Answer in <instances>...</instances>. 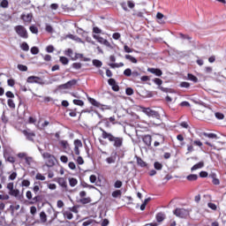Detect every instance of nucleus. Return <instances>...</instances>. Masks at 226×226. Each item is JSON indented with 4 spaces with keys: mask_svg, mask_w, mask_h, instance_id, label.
<instances>
[{
    "mask_svg": "<svg viewBox=\"0 0 226 226\" xmlns=\"http://www.w3.org/2000/svg\"><path fill=\"white\" fill-rule=\"evenodd\" d=\"M35 178L37 180H41V181H45L46 180V177H44L41 173H37L36 176H35Z\"/></svg>",
    "mask_w": 226,
    "mask_h": 226,
    "instance_id": "obj_48",
    "label": "nucleus"
},
{
    "mask_svg": "<svg viewBox=\"0 0 226 226\" xmlns=\"http://www.w3.org/2000/svg\"><path fill=\"white\" fill-rule=\"evenodd\" d=\"M74 153L76 155H79L80 154V152H79V147H82V142L80 139H75L74 141Z\"/></svg>",
    "mask_w": 226,
    "mask_h": 226,
    "instance_id": "obj_17",
    "label": "nucleus"
},
{
    "mask_svg": "<svg viewBox=\"0 0 226 226\" xmlns=\"http://www.w3.org/2000/svg\"><path fill=\"white\" fill-rule=\"evenodd\" d=\"M40 219H41V222L42 223L47 222V221H48L47 214H46L45 212H41V213H40Z\"/></svg>",
    "mask_w": 226,
    "mask_h": 226,
    "instance_id": "obj_28",
    "label": "nucleus"
},
{
    "mask_svg": "<svg viewBox=\"0 0 226 226\" xmlns=\"http://www.w3.org/2000/svg\"><path fill=\"white\" fill-rule=\"evenodd\" d=\"M87 101L90 102V104L92 106H94L97 109H100L101 110H109L110 109V106L102 104L100 102H98L94 98L87 97Z\"/></svg>",
    "mask_w": 226,
    "mask_h": 226,
    "instance_id": "obj_4",
    "label": "nucleus"
},
{
    "mask_svg": "<svg viewBox=\"0 0 226 226\" xmlns=\"http://www.w3.org/2000/svg\"><path fill=\"white\" fill-rule=\"evenodd\" d=\"M22 132L28 140L30 141L34 140V138L35 137V133L34 132H31L29 129H27V130H24Z\"/></svg>",
    "mask_w": 226,
    "mask_h": 226,
    "instance_id": "obj_16",
    "label": "nucleus"
},
{
    "mask_svg": "<svg viewBox=\"0 0 226 226\" xmlns=\"http://www.w3.org/2000/svg\"><path fill=\"white\" fill-rule=\"evenodd\" d=\"M100 131L102 132V139H108L109 143H112V146L118 149L121 148L124 145V138L121 136H114V134L110 132H107L102 128H100Z\"/></svg>",
    "mask_w": 226,
    "mask_h": 226,
    "instance_id": "obj_1",
    "label": "nucleus"
},
{
    "mask_svg": "<svg viewBox=\"0 0 226 226\" xmlns=\"http://www.w3.org/2000/svg\"><path fill=\"white\" fill-rule=\"evenodd\" d=\"M188 140L190 141V143L187 144V154L195 152V148L193 147V145L199 147H203V142L200 139L193 140L192 138H188Z\"/></svg>",
    "mask_w": 226,
    "mask_h": 226,
    "instance_id": "obj_3",
    "label": "nucleus"
},
{
    "mask_svg": "<svg viewBox=\"0 0 226 226\" xmlns=\"http://www.w3.org/2000/svg\"><path fill=\"white\" fill-rule=\"evenodd\" d=\"M154 168L156 170H162V168H163V165H162L161 162H155L154 163Z\"/></svg>",
    "mask_w": 226,
    "mask_h": 226,
    "instance_id": "obj_38",
    "label": "nucleus"
},
{
    "mask_svg": "<svg viewBox=\"0 0 226 226\" xmlns=\"http://www.w3.org/2000/svg\"><path fill=\"white\" fill-rule=\"evenodd\" d=\"M32 19H33V14H32V13L22 14V15H21V19H22L25 23H31V22H32Z\"/></svg>",
    "mask_w": 226,
    "mask_h": 226,
    "instance_id": "obj_19",
    "label": "nucleus"
},
{
    "mask_svg": "<svg viewBox=\"0 0 226 226\" xmlns=\"http://www.w3.org/2000/svg\"><path fill=\"white\" fill-rule=\"evenodd\" d=\"M69 183L72 187H75L78 185V180L74 177L69 178Z\"/></svg>",
    "mask_w": 226,
    "mask_h": 226,
    "instance_id": "obj_36",
    "label": "nucleus"
},
{
    "mask_svg": "<svg viewBox=\"0 0 226 226\" xmlns=\"http://www.w3.org/2000/svg\"><path fill=\"white\" fill-rule=\"evenodd\" d=\"M73 104L76 105V106L83 107L84 106V102L82 100L74 99L73 100Z\"/></svg>",
    "mask_w": 226,
    "mask_h": 226,
    "instance_id": "obj_39",
    "label": "nucleus"
},
{
    "mask_svg": "<svg viewBox=\"0 0 226 226\" xmlns=\"http://www.w3.org/2000/svg\"><path fill=\"white\" fill-rule=\"evenodd\" d=\"M17 176H18L17 172H12L9 176L8 179L11 180V181H14L17 178Z\"/></svg>",
    "mask_w": 226,
    "mask_h": 226,
    "instance_id": "obj_49",
    "label": "nucleus"
},
{
    "mask_svg": "<svg viewBox=\"0 0 226 226\" xmlns=\"http://www.w3.org/2000/svg\"><path fill=\"white\" fill-rule=\"evenodd\" d=\"M77 83H78L77 79H72L64 85H58V89L60 90L72 89L73 87L77 85Z\"/></svg>",
    "mask_w": 226,
    "mask_h": 226,
    "instance_id": "obj_9",
    "label": "nucleus"
},
{
    "mask_svg": "<svg viewBox=\"0 0 226 226\" xmlns=\"http://www.w3.org/2000/svg\"><path fill=\"white\" fill-rule=\"evenodd\" d=\"M65 114H68L72 117H77V114H78L77 109H67V110H65Z\"/></svg>",
    "mask_w": 226,
    "mask_h": 226,
    "instance_id": "obj_22",
    "label": "nucleus"
},
{
    "mask_svg": "<svg viewBox=\"0 0 226 226\" xmlns=\"http://www.w3.org/2000/svg\"><path fill=\"white\" fill-rule=\"evenodd\" d=\"M8 190V194L11 197L18 198L19 196L20 191L19 189H14V183H9L6 185Z\"/></svg>",
    "mask_w": 226,
    "mask_h": 226,
    "instance_id": "obj_6",
    "label": "nucleus"
},
{
    "mask_svg": "<svg viewBox=\"0 0 226 226\" xmlns=\"http://www.w3.org/2000/svg\"><path fill=\"white\" fill-rule=\"evenodd\" d=\"M72 55H73V50L72 49H67V50L65 51V56L69 57H72Z\"/></svg>",
    "mask_w": 226,
    "mask_h": 226,
    "instance_id": "obj_54",
    "label": "nucleus"
},
{
    "mask_svg": "<svg viewBox=\"0 0 226 226\" xmlns=\"http://www.w3.org/2000/svg\"><path fill=\"white\" fill-rule=\"evenodd\" d=\"M111 196L114 199L121 198L122 191L121 190H115L111 192Z\"/></svg>",
    "mask_w": 226,
    "mask_h": 226,
    "instance_id": "obj_24",
    "label": "nucleus"
},
{
    "mask_svg": "<svg viewBox=\"0 0 226 226\" xmlns=\"http://www.w3.org/2000/svg\"><path fill=\"white\" fill-rule=\"evenodd\" d=\"M124 74L126 76V77H132V72L130 68L126 69L124 72Z\"/></svg>",
    "mask_w": 226,
    "mask_h": 226,
    "instance_id": "obj_51",
    "label": "nucleus"
},
{
    "mask_svg": "<svg viewBox=\"0 0 226 226\" xmlns=\"http://www.w3.org/2000/svg\"><path fill=\"white\" fill-rule=\"evenodd\" d=\"M20 47H21V49H22L23 51L27 52V51L29 50V46H28V44H27V42H26V41L22 42V44H21Z\"/></svg>",
    "mask_w": 226,
    "mask_h": 226,
    "instance_id": "obj_41",
    "label": "nucleus"
},
{
    "mask_svg": "<svg viewBox=\"0 0 226 226\" xmlns=\"http://www.w3.org/2000/svg\"><path fill=\"white\" fill-rule=\"evenodd\" d=\"M179 36L183 40H188V41L192 40V37H190V35H185V34H179Z\"/></svg>",
    "mask_w": 226,
    "mask_h": 226,
    "instance_id": "obj_55",
    "label": "nucleus"
},
{
    "mask_svg": "<svg viewBox=\"0 0 226 226\" xmlns=\"http://www.w3.org/2000/svg\"><path fill=\"white\" fill-rule=\"evenodd\" d=\"M154 83L156 84L157 86H162V80L161 79L155 78L154 80Z\"/></svg>",
    "mask_w": 226,
    "mask_h": 226,
    "instance_id": "obj_56",
    "label": "nucleus"
},
{
    "mask_svg": "<svg viewBox=\"0 0 226 226\" xmlns=\"http://www.w3.org/2000/svg\"><path fill=\"white\" fill-rule=\"evenodd\" d=\"M93 64L95 67H102V62L101 60H98V59H94L93 60Z\"/></svg>",
    "mask_w": 226,
    "mask_h": 226,
    "instance_id": "obj_42",
    "label": "nucleus"
},
{
    "mask_svg": "<svg viewBox=\"0 0 226 226\" xmlns=\"http://www.w3.org/2000/svg\"><path fill=\"white\" fill-rule=\"evenodd\" d=\"M180 87H184V88H189V87H190V84L187 83V82H182V83L180 84Z\"/></svg>",
    "mask_w": 226,
    "mask_h": 226,
    "instance_id": "obj_63",
    "label": "nucleus"
},
{
    "mask_svg": "<svg viewBox=\"0 0 226 226\" xmlns=\"http://www.w3.org/2000/svg\"><path fill=\"white\" fill-rule=\"evenodd\" d=\"M14 31H16V34H19V37H21L23 39L28 38L27 31L23 26H14Z\"/></svg>",
    "mask_w": 226,
    "mask_h": 226,
    "instance_id": "obj_7",
    "label": "nucleus"
},
{
    "mask_svg": "<svg viewBox=\"0 0 226 226\" xmlns=\"http://www.w3.org/2000/svg\"><path fill=\"white\" fill-rule=\"evenodd\" d=\"M137 163L139 166L142 167V168H146L147 167V163L146 162H144V160H142L140 157H137Z\"/></svg>",
    "mask_w": 226,
    "mask_h": 226,
    "instance_id": "obj_26",
    "label": "nucleus"
},
{
    "mask_svg": "<svg viewBox=\"0 0 226 226\" xmlns=\"http://www.w3.org/2000/svg\"><path fill=\"white\" fill-rule=\"evenodd\" d=\"M187 79L191 80V81H192L194 83H198L199 82V79L197 77H195V75H192L191 73H188Z\"/></svg>",
    "mask_w": 226,
    "mask_h": 226,
    "instance_id": "obj_29",
    "label": "nucleus"
},
{
    "mask_svg": "<svg viewBox=\"0 0 226 226\" xmlns=\"http://www.w3.org/2000/svg\"><path fill=\"white\" fill-rule=\"evenodd\" d=\"M63 215L69 220H72L73 218V215L72 214V212L69 211L63 212Z\"/></svg>",
    "mask_w": 226,
    "mask_h": 226,
    "instance_id": "obj_37",
    "label": "nucleus"
},
{
    "mask_svg": "<svg viewBox=\"0 0 226 226\" xmlns=\"http://www.w3.org/2000/svg\"><path fill=\"white\" fill-rule=\"evenodd\" d=\"M38 53H39L38 47L34 46V47L31 48V54L32 55L35 56V55H38Z\"/></svg>",
    "mask_w": 226,
    "mask_h": 226,
    "instance_id": "obj_47",
    "label": "nucleus"
},
{
    "mask_svg": "<svg viewBox=\"0 0 226 226\" xmlns=\"http://www.w3.org/2000/svg\"><path fill=\"white\" fill-rule=\"evenodd\" d=\"M140 77V73L138 71H133L132 73V79L136 81L137 79Z\"/></svg>",
    "mask_w": 226,
    "mask_h": 226,
    "instance_id": "obj_31",
    "label": "nucleus"
},
{
    "mask_svg": "<svg viewBox=\"0 0 226 226\" xmlns=\"http://www.w3.org/2000/svg\"><path fill=\"white\" fill-rule=\"evenodd\" d=\"M125 59L128 61H131V63H133L134 64H136V63H138V60L131 55H125Z\"/></svg>",
    "mask_w": 226,
    "mask_h": 226,
    "instance_id": "obj_30",
    "label": "nucleus"
},
{
    "mask_svg": "<svg viewBox=\"0 0 226 226\" xmlns=\"http://www.w3.org/2000/svg\"><path fill=\"white\" fill-rule=\"evenodd\" d=\"M207 207L210 208L213 211L217 210V206L215 203H212V202L207 203Z\"/></svg>",
    "mask_w": 226,
    "mask_h": 226,
    "instance_id": "obj_45",
    "label": "nucleus"
},
{
    "mask_svg": "<svg viewBox=\"0 0 226 226\" xmlns=\"http://www.w3.org/2000/svg\"><path fill=\"white\" fill-rule=\"evenodd\" d=\"M133 93H134V91H133L132 88H126V94H127L128 96L132 95Z\"/></svg>",
    "mask_w": 226,
    "mask_h": 226,
    "instance_id": "obj_62",
    "label": "nucleus"
},
{
    "mask_svg": "<svg viewBox=\"0 0 226 226\" xmlns=\"http://www.w3.org/2000/svg\"><path fill=\"white\" fill-rule=\"evenodd\" d=\"M0 7L3 9H8L9 8V1L8 0H2L0 3Z\"/></svg>",
    "mask_w": 226,
    "mask_h": 226,
    "instance_id": "obj_33",
    "label": "nucleus"
},
{
    "mask_svg": "<svg viewBox=\"0 0 226 226\" xmlns=\"http://www.w3.org/2000/svg\"><path fill=\"white\" fill-rule=\"evenodd\" d=\"M147 72L154 74L157 77H161L162 75V71L161 69L147 68Z\"/></svg>",
    "mask_w": 226,
    "mask_h": 226,
    "instance_id": "obj_18",
    "label": "nucleus"
},
{
    "mask_svg": "<svg viewBox=\"0 0 226 226\" xmlns=\"http://www.w3.org/2000/svg\"><path fill=\"white\" fill-rule=\"evenodd\" d=\"M26 198L28 200H31L29 202L30 205H34L38 202H41V196L40 195H36L33 198V195H32V192L31 191H27L26 192Z\"/></svg>",
    "mask_w": 226,
    "mask_h": 226,
    "instance_id": "obj_8",
    "label": "nucleus"
},
{
    "mask_svg": "<svg viewBox=\"0 0 226 226\" xmlns=\"http://www.w3.org/2000/svg\"><path fill=\"white\" fill-rule=\"evenodd\" d=\"M201 135H203L204 137H207L208 139H218L217 134H215V133L203 132V133H201Z\"/></svg>",
    "mask_w": 226,
    "mask_h": 226,
    "instance_id": "obj_23",
    "label": "nucleus"
},
{
    "mask_svg": "<svg viewBox=\"0 0 226 226\" xmlns=\"http://www.w3.org/2000/svg\"><path fill=\"white\" fill-rule=\"evenodd\" d=\"M141 112L153 118L160 119L161 115L158 111L152 109L151 108L140 107Z\"/></svg>",
    "mask_w": 226,
    "mask_h": 226,
    "instance_id": "obj_5",
    "label": "nucleus"
},
{
    "mask_svg": "<svg viewBox=\"0 0 226 226\" xmlns=\"http://www.w3.org/2000/svg\"><path fill=\"white\" fill-rule=\"evenodd\" d=\"M105 162L111 165L112 163H116L117 162V153L114 154H111L110 156L107 157Z\"/></svg>",
    "mask_w": 226,
    "mask_h": 226,
    "instance_id": "obj_20",
    "label": "nucleus"
},
{
    "mask_svg": "<svg viewBox=\"0 0 226 226\" xmlns=\"http://www.w3.org/2000/svg\"><path fill=\"white\" fill-rule=\"evenodd\" d=\"M79 202L82 204V205H87V204H89L91 202V199L90 197H87V198H81L79 200Z\"/></svg>",
    "mask_w": 226,
    "mask_h": 226,
    "instance_id": "obj_32",
    "label": "nucleus"
},
{
    "mask_svg": "<svg viewBox=\"0 0 226 226\" xmlns=\"http://www.w3.org/2000/svg\"><path fill=\"white\" fill-rule=\"evenodd\" d=\"M93 38L96 40L100 44H102L106 47H109L110 45L109 41L107 39H103V37H101V35H93Z\"/></svg>",
    "mask_w": 226,
    "mask_h": 226,
    "instance_id": "obj_11",
    "label": "nucleus"
},
{
    "mask_svg": "<svg viewBox=\"0 0 226 226\" xmlns=\"http://www.w3.org/2000/svg\"><path fill=\"white\" fill-rule=\"evenodd\" d=\"M60 146L62 147L63 149H67L69 147L68 141L64 139L61 140Z\"/></svg>",
    "mask_w": 226,
    "mask_h": 226,
    "instance_id": "obj_40",
    "label": "nucleus"
},
{
    "mask_svg": "<svg viewBox=\"0 0 226 226\" xmlns=\"http://www.w3.org/2000/svg\"><path fill=\"white\" fill-rule=\"evenodd\" d=\"M30 185V182L28 180L22 181V186L28 187Z\"/></svg>",
    "mask_w": 226,
    "mask_h": 226,
    "instance_id": "obj_64",
    "label": "nucleus"
},
{
    "mask_svg": "<svg viewBox=\"0 0 226 226\" xmlns=\"http://www.w3.org/2000/svg\"><path fill=\"white\" fill-rule=\"evenodd\" d=\"M108 84H109V86L111 87V89L114 92H118L119 91V86L117 84V82H116V80L114 79H109L108 80Z\"/></svg>",
    "mask_w": 226,
    "mask_h": 226,
    "instance_id": "obj_14",
    "label": "nucleus"
},
{
    "mask_svg": "<svg viewBox=\"0 0 226 226\" xmlns=\"http://www.w3.org/2000/svg\"><path fill=\"white\" fill-rule=\"evenodd\" d=\"M174 215L180 218H186L189 215V211L185 208H177L174 210Z\"/></svg>",
    "mask_w": 226,
    "mask_h": 226,
    "instance_id": "obj_10",
    "label": "nucleus"
},
{
    "mask_svg": "<svg viewBox=\"0 0 226 226\" xmlns=\"http://www.w3.org/2000/svg\"><path fill=\"white\" fill-rule=\"evenodd\" d=\"M77 163H78V165H83L84 160H83L82 156H79L77 158Z\"/></svg>",
    "mask_w": 226,
    "mask_h": 226,
    "instance_id": "obj_61",
    "label": "nucleus"
},
{
    "mask_svg": "<svg viewBox=\"0 0 226 226\" xmlns=\"http://www.w3.org/2000/svg\"><path fill=\"white\" fill-rule=\"evenodd\" d=\"M7 105L11 109H14L16 108V105H15L14 101L12 99H8L7 100Z\"/></svg>",
    "mask_w": 226,
    "mask_h": 226,
    "instance_id": "obj_35",
    "label": "nucleus"
},
{
    "mask_svg": "<svg viewBox=\"0 0 226 226\" xmlns=\"http://www.w3.org/2000/svg\"><path fill=\"white\" fill-rule=\"evenodd\" d=\"M83 57H84L83 54L76 53V54H75V56H73V57L72 58V61H77V60H79V59H83Z\"/></svg>",
    "mask_w": 226,
    "mask_h": 226,
    "instance_id": "obj_43",
    "label": "nucleus"
},
{
    "mask_svg": "<svg viewBox=\"0 0 226 226\" xmlns=\"http://www.w3.org/2000/svg\"><path fill=\"white\" fill-rule=\"evenodd\" d=\"M27 83L30 84H42L43 83V79H41V78L36 77V76H30L27 79Z\"/></svg>",
    "mask_w": 226,
    "mask_h": 226,
    "instance_id": "obj_12",
    "label": "nucleus"
},
{
    "mask_svg": "<svg viewBox=\"0 0 226 226\" xmlns=\"http://www.w3.org/2000/svg\"><path fill=\"white\" fill-rule=\"evenodd\" d=\"M177 139L178 141L182 142L181 143L182 147H184L185 145V143L184 142L185 138H184L183 134H177Z\"/></svg>",
    "mask_w": 226,
    "mask_h": 226,
    "instance_id": "obj_44",
    "label": "nucleus"
},
{
    "mask_svg": "<svg viewBox=\"0 0 226 226\" xmlns=\"http://www.w3.org/2000/svg\"><path fill=\"white\" fill-rule=\"evenodd\" d=\"M56 183L59 185V186H61L64 190H65V192L68 191V185L66 180L64 177L57 178Z\"/></svg>",
    "mask_w": 226,
    "mask_h": 226,
    "instance_id": "obj_15",
    "label": "nucleus"
},
{
    "mask_svg": "<svg viewBox=\"0 0 226 226\" xmlns=\"http://www.w3.org/2000/svg\"><path fill=\"white\" fill-rule=\"evenodd\" d=\"M6 162H9V163H15L16 160L14 156H8L5 158Z\"/></svg>",
    "mask_w": 226,
    "mask_h": 226,
    "instance_id": "obj_50",
    "label": "nucleus"
},
{
    "mask_svg": "<svg viewBox=\"0 0 226 226\" xmlns=\"http://www.w3.org/2000/svg\"><path fill=\"white\" fill-rule=\"evenodd\" d=\"M42 158L45 160V165L49 168H52L56 165V157L49 152H45L42 154Z\"/></svg>",
    "mask_w": 226,
    "mask_h": 226,
    "instance_id": "obj_2",
    "label": "nucleus"
},
{
    "mask_svg": "<svg viewBox=\"0 0 226 226\" xmlns=\"http://www.w3.org/2000/svg\"><path fill=\"white\" fill-rule=\"evenodd\" d=\"M19 70H20L21 72H26L28 70L26 65L24 64H19L18 65Z\"/></svg>",
    "mask_w": 226,
    "mask_h": 226,
    "instance_id": "obj_52",
    "label": "nucleus"
},
{
    "mask_svg": "<svg viewBox=\"0 0 226 226\" xmlns=\"http://www.w3.org/2000/svg\"><path fill=\"white\" fill-rule=\"evenodd\" d=\"M72 67L76 70H79L82 67V64L80 63H73Z\"/></svg>",
    "mask_w": 226,
    "mask_h": 226,
    "instance_id": "obj_57",
    "label": "nucleus"
},
{
    "mask_svg": "<svg viewBox=\"0 0 226 226\" xmlns=\"http://www.w3.org/2000/svg\"><path fill=\"white\" fill-rule=\"evenodd\" d=\"M30 31L32 34H36L38 33L37 27L34 26H30Z\"/></svg>",
    "mask_w": 226,
    "mask_h": 226,
    "instance_id": "obj_60",
    "label": "nucleus"
},
{
    "mask_svg": "<svg viewBox=\"0 0 226 226\" xmlns=\"http://www.w3.org/2000/svg\"><path fill=\"white\" fill-rule=\"evenodd\" d=\"M89 180H90V182H91L92 184H94V183H96V181H97V177L94 176V175H92V176H90Z\"/></svg>",
    "mask_w": 226,
    "mask_h": 226,
    "instance_id": "obj_59",
    "label": "nucleus"
},
{
    "mask_svg": "<svg viewBox=\"0 0 226 226\" xmlns=\"http://www.w3.org/2000/svg\"><path fill=\"white\" fill-rule=\"evenodd\" d=\"M59 62L64 65L69 64V59L66 56H60Z\"/></svg>",
    "mask_w": 226,
    "mask_h": 226,
    "instance_id": "obj_34",
    "label": "nucleus"
},
{
    "mask_svg": "<svg viewBox=\"0 0 226 226\" xmlns=\"http://www.w3.org/2000/svg\"><path fill=\"white\" fill-rule=\"evenodd\" d=\"M205 166V163L204 162H200L198 163H196L195 165H193L192 168H191V170L192 171H194V170H197L199 169H201Z\"/></svg>",
    "mask_w": 226,
    "mask_h": 226,
    "instance_id": "obj_21",
    "label": "nucleus"
},
{
    "mask_svg": "<svg viewBox=\"0 0 226 226\" xmlns=\"http://www.w3.org/2000/svg\"><path fill=\"white\" fill-rule=\"evenodd\" d=\"M40 185H41V183L40 182H35L34 184L33 192H34L35 195L38 193L40 190Z\"/></svg>",
    "mask_w": 226,
    "mask_h": 226,
    "instance_id": "obj_27",
    "label": "nucleus"
},
{
    "mask_svg": "<svg viewBox=\"0 0 226 226\" xmlns=\"http://www.w3.org/2000/svg\"><path fill=\"white\" fill-rule=\"evenodd\" d=\"M142 140H143V143L147 147H150L152 146L153 138H152L151 134H146L145 136H143Z\"/></svg>",
    "mask_w": 226,
    "mask_h": 226,
    "instance_id": "obj_13",
    "label": "nucleus"
},
{
    "mask_svg": "<svg viewBox=\"0 0 226 226\" xmlns=\"http://www.w3.org/2000/svg\"><path fill=\"white\" fill-rule=\"evenodd\" d=\"M215 117L217 118V119H223L224 118V115L221 112H215Z\"/></svg>",
    "mask_w": 226,
    "mask_h": 226,
    "instance_id": "obj_53",
    "label": "nucleus"
},
{
    "mask_svg": "<svg viewBox=\"0 0 226 226\" xmlns=\"http://www.w3.org/2000/svg\"><path fill=\"white\" fill-rule=\"evenodd\" d=\"M122 186H123V183L119 180H117V182H115L114 184L115 188H121Z\"/></svg>",
    "mask_w": 226,
    "mask_h": 226,
    "instance_id": "obj_58",
    "label": "nucleus"
},
{
    "mask_svg": "<svg viewBox=\"0 0 226 226\" xmlns=\"http://www.w3.org/2000/svg\"><path fill=\"white\" fill-rule=\"evenodd\" d=\"M186 178L188 181H197L199 177L197 175H189Z\"/></svg>",
    "mask_w": 226,
    "mask_h": 226,
    "instance_id": "obj_46",
    "label": "nucleus"
},
{
    "mask_svg": "<svg viewBox=\"0 0 226 226\" xmlns=\"http://www.w3.org/2000/svg\"><path fill=\"white\" fill-rule=\"evenodd\" d=\"M155 219L158 222H162L165 220V215L162 213H157L155 215Z\"/></svg>",
    "mask_w": 226,
    "mask_h": 226,
    "instance_id": "obj_25",
    "label": "nucleus"
}]
</instances>
